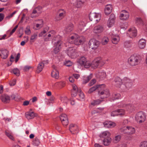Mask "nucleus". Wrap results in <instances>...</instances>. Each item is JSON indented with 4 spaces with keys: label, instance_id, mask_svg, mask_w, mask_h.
Returning a JSON list of instances; mask_svg holds the SVG:
<instances>
[{
    "label": "nucleus",
    "instance_id": "obj_1",
    "mask_svg": "<svg viewBox=\"0 0 147 147\" xmlns=\"http://www.w3.org/2000/svg\"><path fill=\"white\" fill-rule=\"evenodd\" d=\"M82 38L76 34H74L68 39L67 42L65 44V45L66 47H70V45L72 44L76 45H80L82 42ZM65 52L69 57L72 59L75 58L77 56V50L74 47L68 48Z\"/></svg>",
    "mask_w": 147,
    "mask_h": 147
},
{
    "label": "nucleus",
    "instance_id": "obj_2",
    "mask_svg": "<svg viewBox=\"0 0 147 147\" xmlns=\"http://www.w3.org/2000/svg\"><path fill=\"white\" fill-rule=\"evenodd\" d=\"M132 84V80L126 77L124 78L121 80L118 77H116L112 82L113 85L125 91L131 88Z\"/></svg>",
    "mask_w": 147,
    "mask_h": 147
},
{
    "label": "nucleus",
    "instance_id": "obj_3",
    "mask_svg": "<svg viewBox=\"0 0 147 147\" xmlns=\"http://www.w3.org/2000/svg\"><path fill=\"white\" fill-rule=\"evenodd\" d=\"M128 62L130 65L134 66L138 65L140 63V60L138 57L133 55L129 58Z\"/></svg>",
    "mask_w": 147,
    "mask_h": 147
},
{
    "label": "nucleus",
    "instance_id": "obj_4",
    "mask_svg": "<svg viewBox=\"0 0 147 147\" xmlns=\"http://www.w3.org/2000/svg\"><path fill=\"white\" fill-rule=\"evenodd\" d=\"M78 62L81 65L86 68H88L91 66V63L87 61L86 58L84 57H82L79 59Z\"/></svg>",
    "mask_w": 147,
    "mask_h": 147
},
{
    "label": "nucleus",
    "instance_id": "obj_5",
    "mask_svg": "<svg viewBox=\"0 0 147 147\" xmlns=\"http://www.w3.org/2000/svg\"><path fill=\"white\" fill-rule=\"evenodd\" d=\"M135 118L136 120L138 122L141 123L145 121L146 119V116L143 112L141 111L136 114Z\"/></svg>",
    "mask_w": 147,
    "mask_h": 147
},
{
    "label": "nucleus",
    "instance_id": "obj_6",
    "mask_svg": "<svg viewBox=\"0 0 147 147\" xmlns=\"http://www.w3.org/2000/svg\"><path fill=\"white\" fill-rule=\"evenodd\" d=\"M120 131L124 134H131L135 132V129L131 126L124 127L120 129Z\"/></svg>",
    "mask_w": 147,
    "mask_h": 147
},
{
    "label": "nucleus",
    "instance_id": "obj_7",
    "mask_svg": "<svg viewBox=\"0 0 147 147\" xmlns=\"http://www.w3.org/2000/svg\"><path fill=\"white\" fill-rule=\"evenodd\" d=\"M89 16L90 21L98 22L100 19L101 15L100 13H90L89 14Z\"/></svg>",
    "mask_w": 147,
    "mask_h": 147
},
{
    "label": "nucleus",
    "instance_id": "obj_8",
    "mask_svg": "<svg viewBox=\"0 0 147 147\" xmlns=\"http://www.w3.org/2000/svg\"><path fill=\"white\" fill-rule=\"evenodd\" d=\"M99 45V42L94 39L90 40L88 42L90 48L92 49H96L98 47Z\"/></svg>",
    "mask_w": 147,
    "mask_h": 147
},
{
    "label": "nucleus",
    "instance_id": "obj_9",
    "mask_svg": "<svg viewBox=\"0 0 147 147\" xmlns=\"http://www.w3.org/2000/svg\"><path fill=\"white\" fill-rule=\"evenodd\" d=\"M104 29V26L102 25H98L94 27L93 32L95 34L98 35L102 32Z\"/></svg>",
    "mask_w": 147,
    "mask_h": 147
},
{
    "label": "nucleus",
    "instance_id": "obj_10",
    "mask_svg": "<svg viewBox=\"0 0 147 147\" xmlns=\"http://www.w3.org/2000/svg\"><path fill=\"white\" fill-rule=\"evenodd\" d=\"M98 94L102 99L108 97L110 95L109 91L107 89L100 91H98Z\"/></svg>",
    "mask_w": 147,
    "mask_h": 147
},
{
    "label": "nucleus",
    "instance_id": "obj_11",
    "mask_svg": "<svg viewBox=\"0 0 147 147\" xmlns=\"http://www.w3.org/2000/svg\"><path fill=\"white\" fill-rule=\"evenodd\" d=\"M137 35V31L134 27L129 29L127 33V35L131 38L135 37Z\"/></svg>",
    "mask_w": 147,
    "mask_h": 147
},
{
    "label": "nucleus",
    "instance_id": "obj_12",
    "mask_svg": "<svg viewBox=\"0 0 147 147\" xmlns=\"http://www.w3.org/2000/svg\"><path fill=\"white\" fill-rule=\"evenodd\" d=\"M69 130L70 132L73 134H76L78 132V128L76 124H71L69 127Z\"/></svg>",
    "mask_w": 147,
    "mask_h": 147
},
{
    "label": "nucleus",
    "instance_id": "obj_13",
    "mask_svg": "<svg viewBox=\"0 0 147 147\" xmlns=\"http://www.w3.org/2000/svg\"><path fill=\"white\" fill-rule=\"evenodd\" d=\"M60 118L62 124L64 126H66L68 125V120L67 116L65 114H61L60 116Z\"/></svg>",
    "mask_w": 147,
    "mask_h": 147
},
{
    "label": "nucleus",
    "instance_id": "obj_14",
    "mask_svg": "<svg viewBox=\"0 0 147 147\" xmlns=\"http://www.w3.org/2000/svg\"><path fill=\"white\" fill-rule=\"evenodd\" d=\"M129 16V13L126 11L123 10L121 12L119 17L121 20H125L128 18Z\"/></svg>",
    "mask_w": 147,
    "mask_h": 147
},
{
    "label": "nucleus",
    "instance_id": "obj_15",
    "mask_svg": "<svg viewBox=\"0 0 147 147\" xmlns=\"http://www.w3.org/2000/svg\"><path fill=\"white\" fill-rule=\"evenodd\" d=\"M101 60H100L99 58H96L93 60L92 63H91V66L92 68L95 69L97 68L101 62Z\"/></svg>",
    "mask_w": 147,
    "mask_h": 147
},
{
    "label": "nucleus",
    "instance_id": "obj_16",
    "mask_svg": "<svg viewBox=\"0 0 147 147\" xmlns=\"http://www.w3.org/2000/svg\"><path fill=\"white\" fill-rule=\"evenodd\" d=\"M59 15L56 18V20L59 21L61 20L65 15L66 12L64 9H60L58 11Z\"/></svg>",
    "mask_w": 147,
    "mask_h": 147
},
{
    "label": "nucleus",
    "instance_id": "obj_17",
    "mask_svg": "<svg viewBox=\"0 0 147 147\" xmlns=\"http://www.w3.org/2000/svg\"><path fill=\"white\" fill-rule=\"evenodd\" d=\"M115 18L114 14H111L110 16L108 23L107 26L109 27L113 26L114 24Z\"/></svg>",
    "mask_w": 147,
    "mask_h": 147
},
{
    "label": "nucleus",
    "instance_id": "obj_18",
    "mask_svg": "<svg viewBox=\"0 0 147 147\" xmlns=\"http://www.w3.org/2000/svg\"><path fill=\"white\" fill-rule=\"evenodd\" d=\"M96 76L97 78H100V80H102L106 78V73L104 71L101 70L96 73Z\"/></svg>",
    "mask_w": 147,
    "mask_h": 147
},
{
    "label": "nucleus",
    "instance_id": "obj_19",
    "mask_svg": "<svg viewBox=\"0 0 147 147\" xmlns=\"http://www.w3.org/2000/svg\"><path fill=\"white\" fill-rule=\"evenodd\" d=\"M73 89L71 90V95L72 97H75L77 95L78 92H79L80 89H78L77 86L74 84L72 85Z\"/></svg>",
    "mask_w": 147,
    "mask_h": 147
},
{
    "label": "nucleus",
    "instance_id": "obj_20",
    "mask_svg": "<svg viewBox=\"0 0 147 147\" xmlns=\"http://www.w3.org/2000/svg\"><path fill=\"white\" fill-rule=\"evenodd\" d=\"M8 51L6 49H2L0 50V56L3 59H6L8 55Z\"/></svg>",
    "mask_w": 147,
    "mask_h": 147
},
{
    "label": "nucleus",
    "instance_id": "obj_21",
    "mask_svg": "<svg viewBox=\"0 0 147 147\" xmlns=\"http://www.w3.org/2000/svg\"><path fill=\"white\" fill-rule=\"evenodd\" d=\"M1 99L3 102L7 103L9 102L10 98V97L7 94H4L1 96Z\"/></svg>",
    "mask_w": 147,
    "mask_h": 147
},
{
    "label": "nucleus",
    "instance_id": "obj_22",
    "mask_svg": "<svg viewBox=\"0 0 147 147\" xmlns=\"http://www.w3.org/2000/svg\"><path fill=\"white\" fill-rule=\"evenodd\" d=\"M113 7L111 5L109 4L107 5L105 7V12L106 15H108L112 12Z\"/></svg>",
    "mask_w": 147,
    "mask_h": 147
},
{
    "label": "nucleus",
    "instance_id": "obj_23",
    "mask_svg": "<svg viewBox=\"0 0 147 147\" xmlns=\"http://www.w3.org/2000/svg\"><path fill=\"white\" fill-rule=\"evenodd\" d=\"M121 97L120 94L118 93H113L110 98V100L112 102L116 99H120Z\"/></svg>",
    "mask_w": 147,
    "mask_h": 147
},
{
    "label": "nucleus",
    "instance_id": "obj_24",
    "mask_svg": "<svg viewBox=\"0 0 147 147\" xmlns=\"http://www.w3.org/2000/svg\"><path fill=\"white\" fill-rule=\"evenodd\" d=\"M146 45V41L145 40L142 38L140 39L139 42L138 46L139 48L141 49H144Z\"/></svg>",
    "mask_w": 147,
    "mask_h": 147
},
{
    "label": "nucleus",
    "instance_id": "obj_25",
    "mask_svg": "<svg viewBox=\"0 0 147 147\" xmlns=\"http://www.w3.org/2000/svg\"><path fill=\"white\" fill-rule=\"evenodd\" d=\"M49 28L46 27L43 30L41 31L39 34L38 36L39 37H45L47 35V33L48 32Z\"/></svg>",
    "mask_w": 147,
    "mask_h": 147
},
{
    "label": "nucleus",
    "instance_id": "obj_26",
    "mask_svg": "<svg viewBox=\"0 0 147 147\" xmlns=\"http://www.w3.org/2000/svg\"><path fill=\"white\" fill-rule=\"evenodd\" d=\"M120 38L118 35L113 36L112 37V42L115 44H116L119 42Z\"/></svg>",
    "mask_w": 147,
    "mask_h": 147
},
{
    "label": "nucleus",
    "instance_id": "obj_27",
    "mask_svg": "<svg viewBox=\"0 0 147 147\" xmlns=\"http://www.w3.org/2000/svg\"><path fill=\"white\" fill-rule=\"evenodd\" d=\"M45 65V63L40 62L38 65L36 72L37 73H39L43 68Z\"/></svg>",
    "mask_w": 147,
    "mask_h": 147
},
{
    "label": "nucleus",
    "instance_id": "obj_28",
    "mask_svg": "<svg viewBox=\"0 0 147 147\" xmlns=\"http://www.w3.org/2000/svg\"><path fill=\"white\" fill-rule=\"evenodd\" d=\"M125 106L126 110L129 112H132L134 109V107L133 105L126 104Z\"/></svg>",
    "mask_w": 147,
    "mask_h": 147
},
{
    "label": "nucleus",
    "instance_id": "obj_29",
    "mask_svg": "<svg viewBox=\"0 0 147 147\" xmlns=\"http://www.w3.org/2000/svg\"><path fill=\"white\" fill-rule=\"evenodd\" d=\"M26 117L28 119H30L33 118L35 116V114L34 112H28L26 113Z\"/></svg>",
    "mask_w": 147,
    "mask_h": 147
},
{
    "label": "nucleus",
    "instance_id": "obj_30",
    "mask_svg": "<svg viewBox=\"0 0 147 147\" xmlns=\"http://www.w3.org/2000/svg\"><path fill=\"white\" fill-rule=\"evenodd\" d=\"M51 76L54 78L58 79L59 77L58 71L56 69H54L51 72Z\"/></svg>",
    "mask_w": 147,
    "mask_h": 147
},
{
    "label": "nucleus",
    "instance_id": "obj_31",
    "mask_svg": "<svg viewBox=\"0 0 147 147\" xmlns=\"http://www.w3.org/2000/svg\"><path fill=\"white\" fill-rule=\"evenodd\" d=\"M37 9H34L30 14V17L34 18L38 17L39 15V12L36 10Z\"/></svg>",
    "mask_w": 147,
    "mask_h": 147
},
{
    "label": "nucleus",
    "instance_id": "obj_32",
    "mask_svg": "<svg viewBox=\"0 0 147 147\" xmlns=\"http://www.w3.org/2000/svg\"><path fill=\"white\" fill-rule=\"evenodd\" d=\"M85 1V0H77L75 5L77 7H80L83 5Z\"/></svg>",
    "mask_w": 147,
    "mask_h": 147
},
{
    "label": "nucleus",
    "instance_id": "obj_33",
    "mask_svg": "<svg viewBox=\"0 0 147 147\" xmlns=\"http://www.w3.org/2000/svg\"><path fill=\"white\" fill-rule=\"evenodd\" d=\"M85 25L86 23L84 22L82 20H81L79 22L78 28L80 29V31H81L85 26Z\"/></svg>",
    "mask_w": 147,
    "mask_h": 147
},
{
    "label": "nucleus",
    "instance_id": "obj_34",
    "mask_svg": "<svg viewBox=\"0 0 147 147\" xmlns=\"http://www.w3.org/2000/svg\"><path fill=\"white\" fill-rule=\"evenodd\" d=\"M37 34L36 33H34L32 34L30 38V42L31 43L34 42L35 40L37 39Z\"/></svg>",
    "mask_w": 147,
    "mask_h": 147
},
{
    "label": "nucleus",
    "instance_id": "obj_35",
    "mask_svg": "<svg viewBox=\"0 0 147 147\" xmlns=\"http://www.w3.org/2000/svg\"><path fill=\"white\" fill-rule=\"evenodd\" d=\"M110 134L109 132L108 131H105L102 133L100 134V136L101 137L105 138H107L109 137Z\"/></svg>",
    "mask_w": 147,
    "mask_h": 147
},
{
    "label": "nucleus",
    "instance_id": "obj_36",
    "mask_svg": "<svg viewBox=\"0 0 147 147\" xmlns=\"http://www.w3.org/2000/svg\"><path fill=\"white\" fill-rule=\"evenodd\" d=\"M102 85H103L102 84L94 86L90 89L88 92L89 93H91L93 91H95L97 88H100V87Z\"/></svg>",
    "mask_w": 147,
    "mask_h": 147
},
{
    "label": "nucleus",
    "instance_id": "obj_37",
    "mask_svg": "<svg viewBox=\"0 0 147 147\" xmlns=\"http://www.w3.org/2000/svg\"><path fill=\"white\" fill-rule=\"evenodd\" d=\"M73 25L72 24H69L65 29V31L66 32H69L72 30L73 29Z\"/></svg>",
    "mask_w": 147,
    "mask_h": 147
},
{
    "label": "nucleus",
    "instance_id": "obj_38",
    "mask_svg": "<svg viewBox=\"0 0 147 147\" xmlns=\"http://www.w3.org/2000/svg\"><path fill=\"white\" fill-rule=\"evenodd\" d=\"M62 44L61 41L59 40L56 41L54 42V46L55 47L61 48V45Z\"/></svg>",
    "mask_w": 147,
    "mask_h": 147
},
{
    "label": "nucleus",
    "instance_id": "obj_39",
    "mask_svg": "<svg viewBox=\"0 0 147 147\" xmlns=\"http://www.w3.org/2000/svg\"><path fill=\"white\" fill-rule=\"evenodd\" d=\"M109 41V39L107 37L104 36L102 39L101 42L103 45H105L107 44Z\"/></svg>",
    "mask_w": 147,
    "mask_h": 147
},
{
    "label": "nucleus",
    "instance_id": "obj_40",
    "mask_svg": "<svg viewBox=\"0 0 147 147\" xmlns=\"http://www.w3.org/2000/svg\"><path fill=\"white\" fill-rule=\"evenodd\" d=\"M111 141V138L109 137L107 138H105L103 140V143L105 145L107 146L109 145Z\"/></svg>",
    "mask_w": 147,
    "mask_h": 147
},
{
    "label": "nucleus",
    "instance_id": "obj_41",
    "mask_svg": "<svg viewBox=\"0 0 147 147\" xmlns=\"http://www.w3.org/2000/svg\"><path fill=\"white\" fill-rule=\"evenodd\" d=\"M103 100L102 99H98L92 102L91 104L93 106H95L99 104Z\"/></svg>",
    "mask_w": 147,
    "mask_h": 147
},
{
    "label": "nucleus",
    "instance_id": "obj_42",
    "mask_svg": "<svg viewBox=\"0 0 147 147\" xmlns=\"http://www.w3.org/2000/svg\"><path fill=\"white\" fill-rule=\"evenodd\" d=\"M60 99L62 102L67 104L68 101V99L66 96H61L60 97Z\"/></svg>",
    "mask_w": 147,
    "mask_h": 147
},
{
    "label": "nucleus",
    "instance_id": "obj_43",
    "mask_svg": "<svg viewBox=\"0 0 147 147\" xmlns=\"http://www.w3.org/2000/svg\"><path fill=\"white\" fill-rule=\"evenodd\" d=\"M92 74H90V75L88 76L86 78L85 77L84 79L83 83V84H86L87 83L88 81L92 78Z\"/></svg>",
    "mask_w": 147,
    "mask_h": 147
},
{
    "label": "nucleus",
    "instance_id": "obj_44",
    "mask_svg": "<svg viewBox=\"0 0 147 147\" xmlns=\"http://www.w3.org/2000/svg\"><path fill=\"white\" fill-rule=\"evenodd\" d=\"M40 144L39 140L37 138H35L34 140L33 141L32 144L35 146H38Z\"/></svg>",
    "mask_w": 147,
    "mask_h": 147
},
{
    "label": "nucleus",
    "instance_id": "obj_45",
    "mask_svg": "<svg viewBox=\"0 0 147 147\" xmlns=\"http://www.w3.org/2000/svg\"><path fill=\"white\" fill-rule=\"evenodd\" d=\"M118 116H122L125 115V111L123 109H117Z\"/></svg>",
    "mask_w": 147,
    "mask_h": 147
},
{
    "label": "nucleus",
    "instance_id": "obj_46",
    "mask_svg": "<svg viewBox=\"0 0 147 147\" xmlns=\"http://www.w3.org/2000/svg\"><path fill=\"white\" fill-rule=\"evenodd\" d=\"M40 23H37L36 24V26L38 29H40L43 26V22L42 20H39Z\"/></svg>",
    "mask_w": 147,
    "mask_h": 147
},
{
    "label": "nucleus",
    "instance_id": "obj_47",
    "mask_svg": "<svg viewBox=\"0 0 147 147\" xmlns=\"http://www.w3.org/2000/svg\"><path fill=\"white\" fill-rule=\"evenodd\" d=\"M25 33L27 35H30L31 33L30 27L29 26H27L25 30Z\"/></svg>",
    "mask_w": 147,
    "mask_h": 147
},
{
    "label": "nucleus",
    "instance_id": "obj_48",
    "mask_svg": "<svg viewBox=\"0 0 147 147\" xmlns=\"http://www.w3.org/2000/svg\"><path fill=\"white\" fill-rule=\"evenodd\" d=\"M13 73L17 76H18L20 75V71L17 68H15L13 70Z\"/></svg>",
    "mask_w": 147,
    "mask_h": 147
},
{
    "label": "nucleus",
    "instance_id": "obj_49",
    "mask_svg": "<svg viewBox=\"0 0 147 147\" xmlns=\"http://www.w3.org/2000/svg\"><path fill=\"white\" fill-rule=\"evenodd\" d=\"M52 36L50 34H49L45 38L44 40L45 41H50L51 39V37Z\"/></svg>",
    "mask_w": 147,
    "mask_h": 147
},
{
    "label": "nucleus",
    "instance_id": "obj_50",
    "mask_svg": "<svg viewBox=\"0 0 147 147\" xmlns=\"http://www.w3.org/2000/svg\"><path fill=\"white\" fill-rule=\"evenodd\" d=\"M5 134L10 139L12 140H14V138L11 133L7 131H5Z\"/></svg>",
    "mask_w": 147,
    "mask_h": 147
},
{
    "label": "nucleus",
    "instance_id": "obj_51",
    "mask_svg": "<svg viewBox=\"0 0 147 147\" xmlns=\"http://www.w3.org/2000/svg\"><path fill=\"white\" fill-rule=\"evenodd\" d=\"M140 147H147V141L141 142L140 144Z\"/></svg>",
    "mask_w": 147,
    "mask_h": 147
},
{
    "label": "nucleus",
    "instance_id": "obj_52",
    "mask_svg": "<svg viewBox=\"0 0 147 147\" xmlns=\"http://www.w3.org/2000/svg\"><path fill=\"white\" fill-rule=\"evenodd\" d=\"M64 64L67 66L69 67L72 65V63L69 60H67L65 61Z\"/></svg>",
    "mask_w": 147,
    "mask_h": 147
},
{
    "label": "nucleus",
    "instance_id": "obj_53",
    "mask_svg": "<svg viewBox=\"0 0 147 147\" xmlns=\"http://www.w3.org/2000/svg\"><path fill=\"white\" fill-rule=\"evenodd\" d=\"M117 109L116 110L113 111L111 113V116L114 117L116 116H118Z\"/></svg>",
    "mask_w": 147,
    "mask_h": 147
},
{
    "label": "nucleus",
    "instance_id": "obj_54",
    "mask_svg": "<svg viewBox=\"0 0 147 147\" xmlns=\"http://www.w3.org/2000/svg\"><path fill=\"white\" fill-rule=\"evenodd\" d=\"M79 95L81 99H84V93L82 92L80 90H79Z\"/></svg>",
    "mask_w": 147,
    "mask_h": 147
},
{
    "label": "nucleus",
    "instance_id": "obj_55",
    "mask_svg": "<svg viewBox=\"0 0 147 147\" xmlns=\"http://www.w3.org/2000/svg\"><path fill=\"white\" fill-rule=\"evenodd\" d=\"M121 138V136L120 135H118L116 136L115 138V142L116 143L117 142H119Z\"/></svg>",
    "mask_w": 147,
    "mask_h": 147
},
{
    "label": "nucleus",
    "instance_id": "obj_56",
    "mask_svg": "<svg viewBox=\"0 0 147 147\" xmlns=\"http://www.w3.org/2000/svg\"><path fill=\"white\" fill-rule=\"evenodd\" d=\"M126 104H125L124 102H122L119 104L118 105V106L119 107H124L125 108V105Z\"/></svg>",
    "mask_w": 147,
    "mask_h": 147
},
{
    "label": "nucleus",
    "instance_id": "obj_57",
    "mask_svg": "<svg viewBox=\"0 0 147 147\" xmlns=\"http://www.w3.org/2000/svg\"><path fill=\"white\" fill-rule=\"evenodd\" d=\"M109 126H107L108 128L113 127L116 125L115 123L111 122H109Z\"/></svg>",
    "mask_w": 147,
    "mask_h": 147
},
{
    "label": "nucleus",
    "instance_id": "obj_58",
    "mask_svg": "<svg viewBox=\"0 0 147 147\" xmlns=\"http://www.w3.org/2000/svg\"><path fill=\"white\" fill-rule=\"evenodd\" d=\"M136 23L138 24L142 23V21L140 18H136Z\"/></svg>",
    "mask_w": 147,
    "mask_h": 147
},
{
    "label": "nucleus",
    "instance_id": "obj_59",
    "mask_svg": "<svg viewBox=\"0 0 147 147\" xmlns=\"http://www.w3.org/2000/svg\"><path fill=\"white\" fill-rule=\"evenodd\" d=\"M16 80L14 79L12 81H11L9 83V85L11 86H14L16 83Z\"/></svg>",
    "mask_w": 147,
    "mask_h": 147
},
{
    "label": "nucleus",
    "instance_id": "obj_60",
    "mask_svg": "<svg viewBox=\"0 0 147 147\" xmlns=\"http://www.w3.org/2000/svg\"><path fill=\"white\" fill-rule=\"evenodd\" d=\"M61 48L55 47L54 50V52L55 54H57Z\"/></svg>",
    "mask_w": 147,
    "mask_h": 147
},
{
    "label": "nucleus",
    "instance_id": "obj_61",
    "mask_svg": "<svg viewBox=\"0 0 147 147\" xmlns=\"http://www.w3.org/2000/svg\"><path fill=\"white\" fill-rule=\"evenodd\" d=\"M96 82V80L94 79H92L90 82V83L88 85L89 86H91L93 85Z\"/></svg>",
    "mask_w": 147,
    "mask_h": 147
},
{
    "label": "nucleus",
    "instance_id": "obj_62",
    "mask_svg": "<svg viewBox=\"0 0 147 147\" xmlns=\"http://www.w3.org/2000/svg\"><path fill=\"white\" fill-rule=\"evenodd\" d=\"M4 15L2 13H0V22H1L4 19Z\"/></svg>",
    "mask_w": 147,
    "mask_h": 147
},
{
    "label": "nucleus",
    "instance_id": "obj_63",
    "mask_svg": "<svg viewBox=\"0 0 147 147\" xmlns=\"http://www.w3.org/2000/svg\"><path fill=\"white\" fill-rule=\"evenodd\" d=\"M36 9V10L39 12V14H40L42 11V7L41 6H39L35 8Z\"/></svg>",
    "mask_w": 147,
    "mask_h": 147
},
{
    "label": "nucleus",
    "instance_id": "obj_64",
    "mask_svg": "<svg viewBox=\"0 0 147 147\" xmlns=\"http://www.w3.org/2000/svg\"><path fill=\"white\" fill-rule=\"evenodd\" d=\"M31 67L29 66H25L24 68V70L25 71H26L28 70Z\"/></svg>",
    "mask_w": 147,
    "mask_h": 147
}]
</instances>
